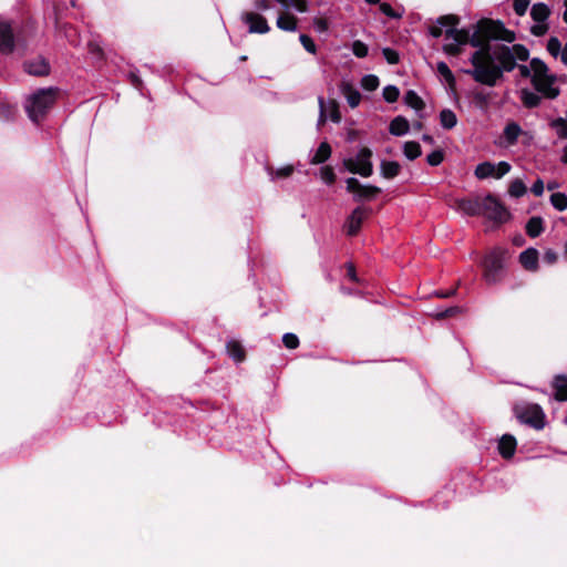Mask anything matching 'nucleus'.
Segmentation results:
<instances>
[{"mask_svg": "<svg viewBox=\"0 0 567 567\" xmlns=\"http://www.w3.org/2000/svg\"><path fill=\"white\" fill-rule=\"evenodd\" d=\"M539 254L536 248L529 247L519 255V264L527 271H536L538 269Z\"/></svg>", "mask_w": 567, "mask_h": 567, "instance_id": "16", "label": "nucleus"}, {"mask_svg": "<svg viewBox=\"0 0 567 567\" xmlns=\"http://www.w3.org/2000/svg\"><path fill=\"white\" fill-rule=\"evenodd\" d=\"M352 53L357 56V58H365L368 55V52H369V48L368 45L360 41V40H355L353 41L352 43Z\"/></svg>", "mask_w": 567, "mask_h": 567, "instance_id": "42", "label": "nucleus"}, {"mask_svg": "<svg viewBox=\"0 0 567 567\" xmlns=\"http://www.w3.org/2000/svg\"><path fill=\"white\" fill-rule=\"evenodd\" d=\"M516 68L518 69L519 74H520L522 78H525V79L530 78L532 79L533 70H532L530 65L527 66L525 64H517Z\"/></svg>", "mask_w": 567, "mask_h": 567, "instance_id": "62", "label": "nucleus"}, {"mask_svg": "<svg viewBox=\"0 0 567 567\" xmlns=\"http://www.w3.org/2000/svg\"><path fill=\"white\" fill-rule=\"evenodd\" d=\"M525 230L530 238L540 236L544 231V219L540 216L529 218L525 226Z\"/></svg>", "mask_w": 567, "mask_h": 567, "instance_id": "25", "label": "nucleus"}, {"mask_svg": "<svg viewBox=\"0 0 567 567\" xmlns=\"http://www.w3.org/2000/svg\"><path fill=\"white\" fill-rule=\"evenodd\" d=\"M282 343L287 349H297L300 344L299 338L295 333H285Z\"/></svg>", "mask_w": 567, "mask_h": 567, "instance_id": "48", "label": "nucleus"}, {"mask_svg": "<svg viewBox=\"0 0 567 567\" xmlns=\"http://www.w3.org/2000/svg\"><path fill=\"white\" fill-rule=\"evenodd\" d=\"M532 193L535 195V196H542L543 193H544V182L542 178H537L532 188H530Z\"/></svg>", "mask_w": 567, "mask_h": 567, "instance_id": "58", "label": "nucleus"}, {"mask_svg": "<svg viewBox=\"0 0 567 567\" xmlns=\"http://www.w3.org/2000/svg\"><path fill=\"white\" fill-rule=\"evenodd\" d=\"M548 24L546 22L536 23L530 27V33L537 38L544 37L548 32Z\"/></svg>", "mask_w": 567, "mask_h": 567, "instance_id": "53", "label": "nucleus"}, {"mask_svg": "<svg viewBox=\"0 0 567 567\" xmlns=\"http://www.w3.org/2000/svg\"><path fill=\"white\" fill-rule=\"evenodd\" d=\"M320 174L323 182L328 185H332L337 179L333 168L329 165L323 166L320 171Z\"/></svg>", "mask_w": 567, "mask_h": 567, "instance_id": "45", "label": "nucleus"}, {"mask_svg": "<svg viewBox=\"0 0 567 567\" xmlns=\"http://www.w3.org/2000/svg\"><path fill=\"white\" fill-rule=\"evenodd\" d=\"M511 168H512V166L509 163H507L505 161L499 162L497 165H495L494 177L497 179L502 178L504 175L509 173Z\"/></svg>", "mask_w": 567, "mask_h": 567, "instance_id": "52", "label": "nucleus"}, {"mask_svg": "<svg viewBox=\"0 0 567 567\" xmlns=\"http://www.w3.org/2000/svg\"><path fill=\"white\" fill-rule=\"evenodd\" d=\"M381 176L385 179H393L401 172V165L395 161L383 159L380 164Z\"/></svg>", "mask_w": 567, "mask_h": 567, "instance_id": "22", "label": "nucleus"}, {"mask_svg": "<svg viewBox=\"0 0 567 567\" xmlns=\"http://www.w3.org/2000/svg\"><path fill=\"white\" fill-rule=\"evenodd\" d=\"M445 39H453L461 45L470 44L477 50L485 48L491 41L513 43L516 33L505 27L501 20L482 18L471 28H449L444 31Z\"/></svg>", "mask_w": 567, "mask_h": 567, "instance_id": "2", "label": "nucleus"}, {"mask_svg": "<svg viewBox=\"0 0 567 567\" xmlns=\"http://www.w3.org/2000/svg\"><path fill=\"white\" fill-rule=\"evenodd\" d=\"M313 25L319 32H326L329 29V22L324 18H316L313 20Z\"/></svg>", "mask_w": 567, "mask_h": 567, "instance_id": "56", "label": "nucleus"}, {"mask_svg": "<svg viewBox=\"0 0 567 567\" xmlns=\"http://www.w3.org/2000/svg\"><path fill=\"white\" fill-rule=\"evenodd\" d=\"M507 257L508 250L502 247L493 248L484 257L482 262L483 277L488 285H494L502 280Z\"/></svg>", "mask_w": 567, "mask_h": 567, "instance_id": "5", "label": "nucleus"}, {"mask_svg": "<svg viewBox=\"0 0 567 567\" xmlns=\"http://www.w3.org/2000/svg\"><path fill=\"white\" fill-rule=\"evenodd\" d=\"M347 276L351 281L358 282L355 267L352 262L347 264Z\"/></svg>", "mask_w": 567, "mask_h": 567, "instance_id": "63", "label": "nucleus"}, {"mask_svg": "<svg viewBox=\"0 0 567 567\" xmlns=\"http://www.w3.org/2000/svg\"><path fill=\"white\" fill-rule=\"evenodd\" d=\"M341 91L350 107L354 109L360 104L361 94L355 87H353L351 83L343 82L341 85Z\"/></svg>", "mask_w": 567, "mask_h": 567, "instance_id": "20", "label": "nucleus"}, {"mask_svg": "<svg viewBox=\"0 0 567 567\" xmlns=\"http://www.w3.org/2000/svg\"><path fill=\"white\" fill-rule=\"evenodd\" d=\"M517 446L516 439L511 434H504L498 442V453L505 460L514 456Z\"/></svg>", "mask_w": 567, "mask_h": 567, "instance_id": "17", "label": "nucleus"}, {"mask_svg": "<svg viewBox=\"0 0 567 567\" xmlns=\"http://www.w3.org/2000/svg\"><path fill=\"white\" fill-rule=\"evenodd\" d=\"M444 151L439 148L426 156V162L430 166H439L444 161Z\"/></svg>", "mask_w": 567, "mask_h": 567, "instance_id": "43", "label": "nucleus"}, {"mask_svg": "<svg viewBox=\"0 0 567 567\" xmlns=\"http://www.w3.org/2000/svg\"><path fill=\"white\" fill-rule=\"evenodd\" d=\"M550 126L556 128L557 135L561 140L567 138V117H557L550 122Z\"/></svg>", "mask_w": 567, "mask_h": 567, "instance_id": "37", "label": "nucleus"}, {"mask_svg": "<svg viewBox=\"0 0 567 567\" xmlns=\"http://www.w3.org/2000/svg\"><path fill=\"white\" fill-rule=\"evenodd\" d=\"M330 118L332 122L338 123L341 121V113L339 111V103L336 100H330Z\"/></svg>", "mask_w": 567, "mask_h": 567, "instance_id": "55", "label": "nucleus"}, {"mask_svg": "<svg viewBox=\"0 0 567 567\" xmlns=\"http://www.w3.org/2000/svg\"><path fill=\"white\" fill-rule=\"evenodd\" d=\"M482 215L496 224H504L511 219L507 207L491 193L483 197Z\"/></svg>", "mask_w": 567, "mask_h": 567, "instance_id": "8", "label": "nucleus"}, {"mask_svg": "<svg viewBox=\"0 0 567 567\" xmlns=\"http://www.w3.org/2000/svg\"><path fill=\"white\" fill-rule=\"evenodd\" d=\"M346 189L352 194L353 202L361 203L372 200L382 193V189L374 185H362L355 177L346 179Z\"/></svg>", "mask_w": 567, "mask_h": 567, "instance_id": "9", "label": "nucleus"}, {"mask_svg": "<svg viewBox=\"0 0 567 567\" xmlns=\"http://www.w3.org/2000/svg\"><path fill=\"white\" fill-rule=\"evenodd\" d=\"M489 95L484 93L483 91L474 92L473 102L480 109H486L488 105Z\"/></svg>", "mask_w": 567, "mask_h": 567, "instance_id": "44", "label": "nucleus"}, {"mask_svg": "<svg viewBox=\"0 0 567 567\" xmlns=\"http://www.w3.org/2000/svg\"><path fill=\"white\" fill-rule=\"evenodd\" d=\"M522 133V127L516 122H509L504 128V137L508 145H515Z\"/></svg>", "mask_w": 567, "mask_h": 567, "instance_id": "29", "label": "nucleus"}, {"mask_svg": "<svg viewBox=\"0 0 567 567\" xmlns=\"http://www.w3.org/2000/svg\"><path fill=\"white\" fill-rule=\"evenodd\" d=\"M462 312V308L458 307V306H453V307H449L446 308L445 310L443 311H439L434 315V318L436 320H445V319H449V318H453V317H456L457 315H460Z\"/></svg>", "mask_w": 567, "mask_h": 567, "instance_id": "40", "label": "nucleus"}, {"mask_svg": "<svg viewBox=\"0 0 567 567\" xmlns=\"http://www.w3.org/2000/svg\"><path fill=\"white\" fill-rule=\"evenodd\" d=\"M382 54L389 64H398L400 62V54L396 50L391 48H384Z\"/></svg>", "mask_w": 567, "mask_h": 567, "instance_id": "47", "label": "nucleus"}, {"mask_svg": "<svg viewBox=\"0 0 567 567\" xmlns=\"http://www.w3.org/2000/svg\"><path fill=\"white\" fill-rule=\"evenodd\" d=\"M494 173H495V165L491 162H483V163L478 164L474 172L475 176L478 179L494 177Z\"/></svg>", "mask_w": 567, "mask_h": 567, "instance_id": "33", "label": "nucleus"}, {"mask_svg": "<svg viewBox=\"0 0 567 567\" xmlns=\"http://www.w3.org/2000/svg\"><path fill=\"white\" fill-rule=\"evenodd\" d=\"M440 122L445 130H452L457 124V117L452 110L444 109L440 112Z\"/></svg>", "mask_w": 567, "mask_h": 567, "instance_id": "31", "label": "nucleus"}, {"mask_svg": "<svg viewBox=\"0 0 567 567\" xmlns=\"http://www.w3.org/2000/svg\"><path fill=\"white\" fill-rule=\"evenodd\" d=\"M530 68L533 70L532 85L535 91L545 99H556L560 93L559 87L554 86L557 76L549 73L547 64L539 58H533L530 60Z\"/></svg>", "mask_w": 567, "mask_h": 567, "instance_id": "4", "label": "nucleus"}, {"mask_svg": "<svg viewBox=\"0 0 567 567\" xmlns=\"http://www.w3.org/2000/svg\"><path fill=\"white\" fill-rule=\"evenodd\" d=\"M473 69L463 70L480 84L495 86L505 72H512L517 66L515 55L506 44H496L492 53L491 42L482 50H476L470 59Z\"/></svg>", "mask_w": 567, "mask_h": 567, "instance_id": "1", "label": "nucleus"}, {"mask_svg": "<svg viewBox=\"0 0 567 567\" xmlns=\"http://www.w3.org/2000/svg\"><path fill=\"white\" fill-rule=\"evenodd\" d=\"M509 49L515 55V61L519 60L525 62L529 59V50L524 44H513L512 47H509Z\"/></svg>", "mask_w": 567, "mask_h": 567, "instance_id": "39", "label": "nucleus"}, {"mask_svg": "<svg viewBox=\"0 0 567 567\" xmlns=\"http://www.w3.org/2000/svg\"><path fill=\"white\" fill-rule=\"evenodd\" d=\"M463 45L457 43H446L442 47V50L445 54L450 56H458L463 53Z\"/></svg>", "mask_w": 567, "mask_h": 567, "instance_id": "49", "label": "nucleus"}, {"mask_svg": "<svg viewBox=\"0 0 567 567\" xmlns=\"http://www.w3.org/2000/svg\"><path fill=\"white\" fill-rule=\"evenodd\" d=\"M289 6H293L299 12H306L308 10L306 0H289Z\"/></svg>", "mask_w": 567, "mask_h": 567, "instance_id": "60", "label": "nucleus"}, {"mask_svg": "<svg viewBox=\"0 0 567 567\" xmlns=\"http://www.w3.org/2000/svg\"><path fill=\"white\" fill-rule=\"evenodd\" d=\"M372 155L371 148L364 146L359 151L355 158H344L342 165L351 174L370 177L373 174Z\"/></svg>", "mask_w": 567, "mask_h": 567, "instance_id": "6", "label": "nucleus"}, {"mask_svg": "<svg viewBox=\"0 0 567 567\" xmlns=\"http://www.w3.org/2000/svg\"><path fill=\"white\" fill-rule=\"evenodd\" d=\"M436 71L445 80L449 89L451 91H455L456 90V79H455L453 72L451 71V69L449 68V65L445 62L440 61L436 64Z\"/></svg>", "mask_w": 567, "mask_h": 567, "instance_id": "26", "label": "nucleus"}, {"mask_svg": "<svg viewBox=\"0 0 567 567\" xmlns=\"http://www.w3.org/2000/svg\"><path fill=\"white\" fill-rule=\"evenodd\" d=\"M404 103L410 106L411 109L415 111H422L425 109L424 101L419 96V94L413 91L409 90L404 95Z\"/></svg>", "mask_w": 567, "mask_h": 567, "instance_id": "30", "label": "nucleus"}, {"mask_svg": "<svg viewBox=\"0 0 567 567\" xmlns=\"http://www.w3.org/2000/svg\"><path fill=\"white\" fill-rule=\"evenodd\" d=\"M529 3L530 0H514L513 9L517 16L523 17L527 12Z\"/></svg>", "mask_w": 567, "mask_h": 567, "instance_id": "51", "label": "nucleus"}, {"mask_svg": "<svg viewBox=\"0 0 567 567\" xmlns=\"http://www.w3.org/2000/svg\"><path fill=\"white\" fill-rule=\"evenodd\" d=\"M226 351L236 363H241L246 360V350L238 340H229L226 343Z\"/></svg>", "mask_w": 567, "mask_h": 567, "instance_id": "19", "label": "nucleus"}, {"mask_svg": "<svg viewBox=\"0 0 567 567\" xmlns=\"http://www.w3.org/2000/svg\"><path fill=\"white\" fill-rule=\"evenodd\" d=\"M299 40L307 52L316 54L317 45L311 39V37H309L308 34H300Z\"/></svg>", "mask_w": 567, "mask_h": 567, "instance_id": "50", "label": "nucleus"}, {"mask_svg": "<svg viewBox=\"0 0 567 567\" xmlns=\"http://www.w3.org/2000/svg\"><path fill=\"white\" fill-rule=\"evenodd\" d=\"M373 210L371 207L365 205L357 206L351 214L347 217L343 228L349 237L357 236L362 227V224L372 215Z\"/></svg>", "mask_w": 567, "mask_h": 567, "instance_id": "10", "label": "nucleus"}, {"mask_svg": "<svg viewBox=\"0 0 567 567\" xmlns=\"http://www.w3.org/2000/svg\"><path fill=\"white\" fill-rule=\"evenodd\" d=\"M520 101L526 109H535L540 105L542 97L528 89L520 90Z\"/></svg>", "mask_w": 567, "mask_h": 567, "instance_id": "27", "label": "nucleus"}, {"mask_svg": "<svg viewBox=\"0 0 567 567\" xmlns=\"http://www.w3.org/2000/svg\"><path fill=\"white\" fill-rule=\"evenodd\" d=\"M255 8L260 11H267L271 8L270 0H254Z\"/></svg>", "mask_w": 567, "mask_h": 567, "instance_id": "61", "label": "nucleus"}, {"mask_svg": "<svg viewBox=\"0 0 567 567\" xmlns=\"http://www.w3.org/2000/svg\"><path fill=\"white\" fill-rule=\"evenodd\" d=\"M243 20L248 24L250 33L265 34L270 30L266 18L259 13L246 12L243 16Z\"/></svg>", "mask_w": 567, "mask_h": 567, "instance_id": "13", "label": "nucleus"}, {"mask_svg": "<svg viewBox=\"0 0 567 567\" xmlns=\"http://www.w3.org/2000/svg\"><path fill=\"white\" fill-rule=\"evenodd\" d=\"M551 388L554 390V399L558 402L567 401V375L557 374L551 381Z\"/></svg>", "mask_w": 567, "mask_h": 567, "instance_id": "18", "label": "nucleus"}, {"mask_svg": "<svg viewBox=\"0 0 567 567\" xmlns=\"http://www.w3.org/2000/svg\"><path fill=\"white\" fill-rule=\"evenodd\" d=\"M400 96V90L395 85H386L383 89V99L388 103H394Z\"/></svg>", "mask_w": 567, "mask_h": 567, "instance_id": "41", "label": "nucleus"}, {"mask_svg": "<svg viewBox=\"0 0 567 567\" xmlns=\"http://www.w3.org/2000/svg\"><path fill=\"white\" fill-rule=\"evenodd\" d=\"M34 34V28L32 24H27L20 30H14V51L19 50L21 54H24L29 47V39Z\"/></svg>", "mask_w": 567, "mask_h": 567, "instance_id": "15", "label": "nucleus"}, {"mask_svg": "<svg viewBox=\"0 0 567 567\" xmlns=\"http://www.w3.org/2000/svg\"><path fill=\"white\" fill-rule=\"evenodd\" d=\"M14 52V29L8 21H0V53L4 55Z\"/></svg>", "mask_w": 567, "mask_h": 567, "instance_id": "11", "label": "nucleus"}, {"mask_svg": "<svg viewBox=\"0 0 567 567\" xmlns=\"http://www.w3.org/2000/svg\"><path fill=\"white\" fill-rule=\"evenodd\" d=\"M514 414L520 423L535 430H543L545 426V413L538 404H517L514 406Z\"/></svg>", "mask_w": 567, "mask_h": 567, "instance_id": "7", "label": "nucleus"}, {"mask_svg": "<svg viewBox=\"0 0 567 567\" xmlns=\"http://www.w3.org/2000/svg\"><path fill=\"white\" fill-rule=\"evenodd\" d=\"M429 33L433 37V38H440L444 32H443V29L441 25H431L429 28Z\"/></svg>", "mask_w": 567, "mask_h": 567, "instance_id": "64", "label": "nucleus"}, {"mask_svg": "<svg viewBox=\"0 0 567 567\" xmlns=\"http://www.w3.org/2000/svg\"><path fill=\"white\" fill-rule=\"evenodd\" d=\"M403 154L408 159L414 161L422 154L421 145L415 141H408L403 145Z\"/></svg>", "mask_w": 567, "mask_h": 567, "instance_id": "32", "label": "nucleus"}, {"mask_svg": "<svg viewBox=\"0 0 567 567\" xmlns=\"http://www.w3.org/2000/svg\"><path fill=\"white\" fill-rule=\"evenodd\" d=\"M409 130L410 123L402 115L394 117L389 125V132L394 136L405 135L409 132Z\"/></svg>", "mask_w": 567, "mask_h": 567, "instance_id": "21", "label": "nucleus"}, {"mask_svg": "<svg viewBox=\"0 0 567 567\" xmlns=\"http://www.w3.org/2000/svg\"><path fill=\"white\" fill-rule=\"evenodd\" d=\"M298 19L290 13H280L277 19V27L284 31H295L297 29Z\"/></svg>", "mask_w": 567, "mask_h": 567, "instance_id": "28", "label": "nucleus"}, {"mask_svg": "<svg viewBox=\"0 0 567 567\" xmlns=\"http://www.w3.org/2000/svg\"><path fill=\"white\" fill-rule=\"evenodd\" d=\"M526 193H527V187L522 179L516 178L511 182V184L508 186V194L512 197L519 198V197L524 196Z\"/></svg>", "mask_w": 567, "mask_h": 567, "instance_id": "34", "label": "nucleus"}, {"mask_svg": "<svg viewBox=\"0 0 567 567\" xmlns=\"http://www.w3.org/2000/svg\"><path fill=\"white\" fill-rule=\"evenodd\" d=\"M292 173H293V166L287 165V166L278 168L275 174H276V177H278V178H287Z\"/></svg>", "mask_w": 567, "mask_h": 567, "instance_id": "57", "label": "nucleus"}, {"mask_svg": "<svg viewBox=\"0 0 567 567\" xmlns=\"http://www.w3.org/2000/svg\"><path fill=\"white\" fill-rule=\"evenodd\" d=\"M457 207L468 216H481L483 209V198H462L457 200Z\"/></svg>", "mask_w": 567, "mask_h": 567, "instance_id": "14", "label": "nucleus"}, {"mask_svg": "<svg viewBox=\"0 0 567 567\" xmlns=\"http://www.w3.org/2000/svg\"><path fill=\"white\" fill-rule=\"evenodd\" d=\"M379 8H380V11L389 18H392V19L401 18V14L395 12V10L388 2H381Z\"/></svg>", "mask_w": 567, "mask_h": 567, "instance_id": "54", "label": "nucleus"}, {"mask_svg": "<svg viewBox=\"0 0 567 567\" xmlns=\"http://www.w3.org/2000/svg\"><path fill=\"white\" fill-rule=\"evenodd\" d=\"M23 70L34 76H47L50 74L51 68L49 61L44 56L39 55L33 60L25 61Z\"/></svg>", "mask_w": 567, "mask_h": 567, "instance_id": "12", "label": "nucleus"}, {"mask_svg": "<svg viewBox=\"0 0 567 567\" xmlns=\"http://www.w3.org/2000/svg\"><path fill=\"white\" fill-rule=\"evenodd\" d=\"M460 17L456 14H444L437 18L436 23L441 27L456 28L460 24Z\"/></svg>", "mask_w": 567, "mask_h": 567, "instance_id": "38", "label": "nucleus"}, {"mask_svg": "<svg viewBox=\"0 0 567 567\" xmlns=\"http://www.w3.org/2000/svg\"><path fill=\"white\" fill-rule=\"evenodd\" d=\"M380 85L379 78L374 74H367L361 79V86L368 92L375 91Z\"/></svg>", "mask_w": 567, "mask_h": 567, "instance_id": "35", "label": "nucleus"}, {"mask_svg": "<svg viewBox=\"0 0 567 567\" xmlns=\"http://www.w3.org/2000/svg\"><path fill=\"white\" fill-rule=\"evenodd\" d=\"M550 204L559 212L567 209V195L565 193H554L550 195Z\"/></svg>", "mask_w": 567, "mask_h": 567, "instance_id": "36", "label": "nucleus"}, {"mask_svg": "<svg viewBox=\"0 0 567 567\" xmlns=\"http://www.w3.org/2000/svg\"><path fill=\"white\" fill-rule=\"evenodd\" d=\"M332 153V148L328 142H321L319 147L317 148L315 155L310 159V164L319 165L326 163Z\"/></svg>", "mask_w": 567, "mask_h": 567, "instance_id": "23", "label": "nucleus"}, {"mask_svg": "<svg viewBox=\"0 0 567 567\" xmlns=\"http://www.w3.org/2000/svg\"><path fill=\"white\" fill-rule=\"evenodd\" d=\"M561 50V43L558 38L551 37L547 42V51L554 58H557Z\"/></svg>", "mask_w": 567, "mask_h": 567, "instance_id": "46", "label": "nucleus"}, {"mask_svg": "<svg viewBox=\"0 0 567 567\" xmlns=\"http://www.w3.org/2000/svg\"><path fill=\"white\" fill-rule=\"evenodd\" d=\"M558 259V256H557V252L554 251L553 249H547L544 254V261L547 262L548 265H553L557 261Z\"/></svg>", "mask_w": 567, "mask_h": 567, "instance_id": "59", "label": "nucleus"}, {"mask_svg": "<svg viewBox=\"0 0 567 567\" xmlns=\"http://www.w3.org/2000/svg\"><path fill=\"white\" fill-rule=\"evenodd\" d=\"M550 13H551V11H550L549 7L543 2L535 3L530 10L532 19L538 23L546 22V20L549 18Z\"/></svg>", "mask_w": 567, "mask_h": 567, "instance_id": "24", "label": "nucleus"}, {"mask_svg": "<svg viewBox=\"0 0 567 567\" xmlns=\"http://www.w3.org/2000/svg\"><path fill=\"white\" fill-rule=\"evenodd\" d=\"M60 90L58 87H45L37 90L30 95L25 103V111L29 118L39 124L56 103Z\"/></svg>", "mask_w": 567, "mask_h": 567, "instance_id": "3", "label": "nucleus"}]
</instances>
